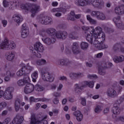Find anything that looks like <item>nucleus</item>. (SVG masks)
Listing matches in <instances>:
<instances>
[{
    "instance_id": "1",
    "label": "nucleus",
    "mask_w": 124,
    "mask_h": 124,
    "mask_svg": "<svg viewBox=\"0 0 124 124\" xmlns=\"http://www.w3.org/2000/svg\"><path fill=\"white\" fill-rule=\"evenodd\" d=\"M82 30L86 31H91V32H92V33H94V38H96V37H99V38H100V36H101L102 38H101V40H100V39H99V42L101 41L102 40H104V34L103 33V32H102V28L97 27L95 29H94L93 26L90 27L88 26H82Z\"/></svg>"
},
{
    "instance_id": "2",
    "label": "nucleus",
    "mask_w": 124,
    "mask_h": 124,
    "mask_svg": "<svg viewBox=\"0 0 124 124\" xmlns=\"http://www.w3.org/2000/svg\"><path fill=\"white\" fill-rule=\"evenodd\" d=\"M18 7H20L21 9H25L26 10H31V17H34L35 15H36V13H38L39 11H40V6L39 5L35 4H24L21 1V3Z\"/></svg>"
},
{
    "instance_id": "3",
    "label": "nucleus",
    "mask_w": 124,
    "mask_h": 124,
    "mask_svg": "<svg viewBox=\"0 0 124 124\" xmlns=\"http://www.w3.org/2000/svg\"><path fill=\"white\" fill-rule=\"evenodd\" d=\"M94 85V83L93 81H84L76 84L74 86V93L76 94H81L83 88H86L88 86L89 88L93 89Z\"/></svg>"
},
{
    "instance_id": "4",
    "label": "nucleus",
    "mask_w": 124,
    "mask_h": 124,
    "mask_svg": "<svg viewBox=\"0 0 124 124\" xmlns=\"http://www.w3.org/2000/svg\"><path fill=\"white\" fill-rule=\"evenodd\" d=\"M19 66L21 67L16 73L17 76L21 77L23 75H27V74H30L31 71L33 70V68L32 66L30 65V63H28L26 66L25 63H22L19 65Z\"/></svg>"
},
{
    "instance_id": "5",
    "label": "nucleus",
    "mask_w": 124,
    "mask_h": 124,
    "mask_svg": "<svg viewBox=\"0 0 124 124\" xmlns=\"http://www.w3.org/2000/svg\"><path fill=\"white\" fill-rule=\"evenodd\" d=\"M104 33V39L99 41V39L101 40V38H102V37L100 36V38L97 37L96 38H94V41L93 42V45L95 47H96L99 49V50H102V49H107L108 48V46L104 43V40H105V33Z\"/></svg>"
},
{
    "instance_id": "6",
    "label": "nucleus",
    "mask_w": 124,
    "mask_h": 124,
    "mask_svg": "<svg viewBox=\"0 0 124 124\" xmlns=\"http://www.w3.org/2000/svg\"><path fill=\"white\" fill-rule=\"evenodd\" d=\"M34 49L32 51V54L37 57V58H41V54L40 53H43L44 51V47L43 45L39 42H37L34 45Z\"/></svg>"
},
{
    "instance_id": "7",
    "label": "nucleus",
    "mask_w": 124,
    "mask_h": 124,
    "mask_svg": "<svg viewBox=\"0 0 124 124\" xmlns=\"http://www.w3.org/2000/svg\"><path fill=\"white\" fill-rule=\"evenodd\" d=\"M122 89L123 87L122 86H117L113 87L112 89H109L107 91V95L109 97H111L112 98L115 97V96H117L122 92Z\"/></svg>"
},
{
    "instance_id": "8",
    "label": "nucleus",
    "mask_w": 124,
    "mask_h": 124,
    "mask_svg": "<svg viewBox=\"0 0 124 124\" xmlns=\"http://www.w3.org/2000/svg\"><path fill=\"white\" fill-rule=\"evenodd\" d=\"M16 47V45L13 41H8L5 39L0 45V49L3 50H10V49H15Z\"/></svg>"
},
{
    "instance_id": "9",
    "label": "nucleus",
    "mask_w": 124,
    "mask_h": 124,
    "mask_svg": "<svg viewBox=\"0 0 124 124\" xmlns=\"http://www.w3.org/2000/svg\"><path fill=\"white\" fill-rule=\"evenodd\" d=\"M13 93H14V88L12 87L6 88L3 92V98L6 100H11L13 98Z\"/></svg>"
},
{
    "instance_id": "10",
    "label": "nucleus",
    "mask_w": 124,
    "mask_h": 124,
    "mask_svg": "<svg viewBox=\"0 0 124 124\" xmlns=\"http://www.w3.org/2000/svg\"><path fill=\"white\" fill-rule=\"evenodd\" d=\"M42 78L44 81H47L48 82H54V76L51 73L42 72Z\"/></svg>"
},
{
    "instance_id": "11",
    "label": "nucleus",
    "mask_w": 124,
    "mask_h": 124,
    "mask_svg": "<svg viewBox=\"0 0 124 124\" xmlns=\"http://www.w3.org/2000/svg\"><path fill=\"white\" fill-rule=\"evenodd\" d=\"M70 8V7L68 6L66 3H64L62 4V6L59 8H54L50 10V12L55 14L56 12H65L66 9Z\"/></svg>"
},
{
    "instance_id": "12",
    "label": "nucleus",
    "mask_w": 124,
    "mask_h": 124,
    "mask_svg": "<svg viewBox=\"0 0 124 124\" xmlns=\"http://www.w3.org/2000/svg\"><path fill=\"white\" fill-rule=\"evenodd\" d=\"M91 3L95 8H103L104 7L103 0H91Z\"/></svg>"
},
{
    "instance_id": "13",
    "label": "nucleus",
    "mask_w": 124,
    "mask_h": 124,
    "mask_svg": "<svg viewBox=\"0 0 124 124\" xmlns=\"http://www.w3.org/2000/svg\"><path fill=\"white\" fill-rule=\"evenodd\" d=\"M30 124H48V122L43 119L42 120H37L34 114L31 115Z\"/></svg>"
},
{
    "instance_id": "14",
    "label": "nucleus",
    "mask_w": 124,
    "mask_h": 124,
    "mask_svg": "<svg viewBox=\"0 0 124 124\" xmlns=\"http://www.w3.org/2000/svg\"><path fill=\"white\" fill-rule=\"evenodd\" d=\"M29 28L27 27L26 24H23L21 30V36L22 38H26L29 35Z\"/></svg>"
},
{
    "instance_id": "15",
    "label": "nucleus",
    "mask_w": 124,
    "mask_h": 124,
    "mask_svg": "<svg viewBox=\"0 0 124 124\" xmlns=\"http://www.w3.org/2000/svg\"><path fill=\"white\" fill-rule=\"evenodd\" d=\"M52 21V18L49 16H44L40 18V22L42 25H50Z\"/></svg>"
},
{
    "instance_id": "16",
    "label": "nucleus",
    "mask_w": 124,
    "mask_h": 124,
    "mask_svg": "<svg viewBox=\"0 0 124 124\" xmlns=\"http://www.w3.org/2000/svg\"><path fill=\"white\" fill-rule=\"evenodd\" d=\"M72 50L74 55H78L81 53L80 46L78 43H74L72 46Z\"/></svg>"
},
{
    "instance_id": "17",
    "label": "nucleus",
    "mask_w": 124,
    "mask_h": 124,
    "mask_svg": "<svg viewBox=\"0 0 124 124\" xmlns=\"http://www.w3.org/2000/svg\"><path fill=\"white\" fill-rule=\"evenodd\" d=\"M34 90V86L31 83H28L25 87L24 92L25 93H31Z\"/></svg>"
},
{
    "instance_id": "18",
    "label": "nucleus",
    "mask_w": 124,
    "mask_h": 124,
    "mask_svg": "<svg viewBox=\"0 0 124 124\" xmlns=\"http://www.w3.org/2000/svg\"><path fill=\"white\" fill-rule=\"evenodd\" d=\"M114 12L117 15H123L124 14V5H121L114 8Z\"/></svg>"
},
{
    "instance_id": "19",
    "label": "nucleus",
    "mask_w": 124,
    "mask_h": 124,
    "mask_svg": "<svg viewBox=\"0 0 124 124\" xmlns=\"http://www.w3.org/2000/svg\"><path fill=\"white\" fill-rule=\"evenodd\" d=\"M24 121V116H16L10 124H22Z\"/></svg>"
},
{
    "instance_id": "20",
    "label": "nucleus",
    "mask_w": 124,
    "mask_h": 124,
    "mask_svg": "<svg viewBox=\"0 0 124 124\" xmlns=\"http://www.w3.org/2000/svg\"><path fill=\"white\" fill-rule=\"evenodd\" d=\"M6 77L4 80L5 82H9L10 81V77H14L15 76V72L13 71H7L6 73Z\"/></svg>"
},
{
    "instance_id": "21",
    "label": "nucleus",
    "mask_w": 124,
    "mask_h": 124,
    "mask_svg": "<svg viewBox=\"0 0 124 124\" xmlns=\"http://www.w3.org/2000/svg\"><path fill=\"white\" fill-rule=\"evenodd\" d=\"M91 1L90 0H78V2L76 3V4L78 6H86L88 4H90Z\"/></svg>"
},
{
    "instance_id": "22",
    "label": "nucleus",
    "mask_w": 124,
    "mask_h": 124,
    "mask_svg": "<svg viewBox=\"0 0 124 124\" xmlns=\"http://www.w3.org/2000/svg\"><path fill=\"white\" fill-rule=\"evenodd\" d=\"M10 8L11 9H14V8L19 7L20 4H21V1L15 0L13 1L10 2Z\"/></svg>"
},
{
    "instance_id": "23",
    "label": "nucleus",
    "mask_w": 124,
    "mask_h": 124,
    "mask_svg": "<svg viewBox=\"0 0 124 124\" xmlns=\"http://www.w3.org/2000/svg\"><path fill=\"white\" fill-rule=\"evenodd\" d=\"M74 116L76 117L78 122H81L83 120V114L80 111L77 110L73 113Z\"/></svg>"
},
{
    "instance_id": "24",
    "label": "nucleus",
    "mask_w": 124,
    "mask_h": 124,
    "mask_svg": "<svg viewBox=\"0 0 124 124\" xmlns=\"http://www.w3.org/2000/svg\"><path fill=\"white\" fill-rule=\"evenodd\" d=\"M42 40L46 45L53 44V43H55V41H56V40L52 37L46 38L45 39H43Z\"/></svg>"
},
{
    "instance_id": "25",
    "label": "nucleus",
    "mask_w": 124,
    "mask_h": 124,
    "mask_svg": "<svg viewBox=\"0 0 124 124\" xmlns=\"http://www.w3.org/2000/svg\"><path fill=\"white\" fill-rule=\"evenodd\" d=\"M112 112L113 113V116L114 117V115H118L120 114V112H121V109L119 108V105L117 104H114L113 105V107L112 108Z\"/></svg>"
},
{
    "instance_id": "26",
    "label": "nucleus",
    "mask_w": 124,
    "mask_h": 124,
    "mask_svg": "<svg viewBox=\"0 0 124 124\" xmlns=\"http://www.w3.org/2000/svg\"><path fill=\"white\" fill-rule=\"evenodd\" d=\"M102 110H103V104L99 103L95 107L94 111L95 113L98 114L100 113Z\"/></svg>"
},
{
    "instance_id": "27",
    "label": "nucleus",
    "mask_w": 124,
    "mask_h": 124,
    "mask_svg": "<svg viewBox=\"0 0 124 124\" xmlns=\"http://www.w3.org/2000/svg\"><path fill=\"white\" fill-rule=\"evenodd\" d=\"M70 63V62L68 59H62L58 61V64H59V65H61V66H62L63 65L66 66V65H69Z\"/></svg>"
},
{
    "instance_id": "28",
    "label": "nucleus",
    "mask_w": 124,
    "mask_h": 124,
    "mask_svg": "<svg viewBox=\"0 0 124 124\" xmlns=\"http://www.w3.org/2000/svg\"><path fill=\"white\" fill-rule=\"evenodd\" d=\"M113 61L116 63L119 62H124V55H120L119 56H114L113 58Z\"/></svg>"
},
{
    "instance_id": "29",
    "label": "nucleus",
    "mask_w": 124,
    "mask_h": 124,
    "mask_svg": "<svg viewBox=\"0 0 124 124\" xmlns=\"http://www.w3.org/2000/svg\"><path fill=\"white\" fill-rule=\"evenodd\" d=\"M5 58L7 61H13L15 58V54L12 52H8L5 55Z\"/></svg>"
},
{
    "instance_id": "30",
    "label": "nucleus",
    "mask_w": 124,
    "mask_h": 124,
    "mask_svg": "<svg viewBox=\"0 0 124 124\" xmlns=\"http://www.w3.org/2000/svg\"><path fill=\"white\" fill-rule=\"evenodd\" d=\"M21 106V101L19 99H16L15 100L14 107L16 112H18L20 110V107Z\"/></svg>"
},
{
    "instance_id": "31",
    "label": "nucleus",
    "mask_w": 124,
    "mask_h": 124,
    "mask_svg": "<svg viewBox=\"0 0 124 124\" xmlns=\"http://www.w3.org/2000/svg\"><path fill=\"white\" fill-rule=\"evenodd\" d=\"M84 75L83 74L81 73H72L70 75V77L73 80H74L75 79H78V78H80V77H83Z\"/></svg>"
},
{
    "instance_id": "32",
    "label": "nucleus",
    "mask_w": 124,
    "mask_h": 124,
    "mask_svg": "<svg viewBox=\"0 0 124 124\" xmlns=\"http://www.w3.org/2000/svg\"><path fill=\"white\" fill-rule=\"evenodd\" d=\"M46 33H47V34H49V35H52V34H53V35H54V36H55L56 32H57V31L56 30V29H55L53 28H47L46 31Z\"/></svg>"
},
{
    "instance_id": "33",
    "label": "nucleus",
    "mask_w": 124,
    "mask_h": 124,
    "mask_svg": "<svg viewBox=\"0 0 124 124\" xmlns=\"http://www.w3.org/2000/svg\"><path fill=\"white\" fill-rule=\"evenodd\" d=\"M13 18L14 21L17 23V24H20L21 22L23 21V17L21 16L15 15Z\"/></svg>"
},
{
    "instance_id": "34",
    "label": "nucleus",
    "mask_w": 124,
    "mask_h": 124,
    "mask_svg": "<svg viewBox=\"0 0 124 124\" xmlns=\"http://www.w3.org/2000/svg\"><path fill=\"white\" fill-rule=\"evenodd\" d=\"M87 19L89 22L92 24V25H96V20L93 19V18H92V16H91L90 15H87L86 16Z\"/></svg>"
},
{
    "instance_id": "35",
    "label": "nucleus",
    "mask_w": 124,
    "mask_h": 124,
    "mask_svg": "<svg viewBox=\"0 0 124 124\" xmlns=\"http://www.w3.org/2000/svg\"><path fill=\"white\" fill-rule=\"evenodd\" d=\"M93 32H91L90 34H88L86 36V40L91 44H93Z\"/></svg>"
},
{
    "instance_id": "36",
    "label": "nucleus",
    "mask_w": 124,
    "mask_h": 124,
    "mask_svg": "<svg viewBox=\"0 0 124 124\" xmlns=\"http://www.w3.org/2000/svg\"><path fill=\"white\" fill-rule=\"evenodd\" d=\"M69 37L71 39H77L78 38V34L76 31H73L69 34Z\"/></svg>"
},
{
    "instance_id": "37",
    "label": "nucleus",
    "mask_w": 124,
    "mask_h": 124,
    "mask_svg": "<svg viewBox=\"0 0 124 124\" xmlns=\"http://www.w3.org/2000/svg\"><path fill=\"white\" fill-rule=\"evenodd\" d=\"M100 12L98 11H92L91 12V16L94 17V18H96L97 19L98 18V16L99 15V13Z\"/></svg>"
},
{
    "instance_id": "38",
    "label": "nucleus",
    "mask_w": 124,
    "mask_h": 124,
    "mask_svg": "<svg viewBox=\"0 0 124 124\" xmlns=\"http://www.w3.org/2000/svg\"><path fill=\"white\" fill-rule=\"evenodd\" d=\"M97 20H101V21H104V20H106V16L102 12L99 13V16H98Z\"/></svg>"
},
{
    "instance_id": "39",
    "label": "nucleus",
    "mask_w": 124,
    "mask_h": 124,
    "mask_svg": "<svg viewBox=\"0 0 124 124\" xmlns=\"http://www.w3.org/2000/svg\"><path fill=\"white\" fill-rule=\"evenodd\" d=\"M31 77L32 78L33 82H36V79H37V77H38V72L35 71L31 74Z\"/></svg>"
},
{
    "instance_id": "40",
    "label": "nucleus",
    "mask_w": 124,
    "mask_h": 124,
    "mask_svg": "<svg viewBox=\"0 0 124 124\" xmlns=\"http://www.w3.org/2000/svg\"><path fill=\"white\" fill-rule=\"evenodd\" d=\"M89 47V44L86 42H82L80 44V48L82 49V50H87Z\"/></svg>"
},
{
    "instance_id": "41",
    "label": "nucleus",
    "mask_w": 124,
    "mask_h": 124,
    "mask_svg": "<svg viewBox=\"0 0 124 124\" xmlns=\"http://www.w3.org/2000/svg\"><path fill=\"white\" fill-rule=\"evenodd\" d=\"M35 90H36L37 92H42L44 91L45 89L43 88V87L41 86V85H36Z\"/></svg>"
},
{
    "instance_id": "42",
    "label": "nucleus",
    "mask_w": 124,
    "mask_h": 124,
    "mask_svg": "<svg viewBox=\"0 0 124 124\" xmlns=\"http://www.w3.org/2000/svg\"><path fill=\"white\" fill-rule=\"evenodd\" d=\"M17 85L18 87H23L26 85L23 79H19L17 81Z\"/></svg>"
},
{
    "instance_id": "43",
    "label": "nucleus",
    "mask_w": 124,
    "mask_h": 124,
    "mask_svg": "<svg viewBox=\"0 0 124 124\" xmlns=\"http://www.w3.org/2000/svg\"><path fill=\"white\" fill-rule=\"evenodd\" d=\"M22 80L24 82L25 84H28V83H30V82H31V78H30V77H29V76H25Z\"/></svg>"
},
{
    "instance_id": "44",
    "label": "nucleus",
    "mask_w": 124,
    "mask_h": 124,
    "mask_svg": "<svg viewBox=\"0 0 124 124\" xmlns=\"http://www.w3.org/2000/svg\"><path fill=\"white\" fill-rule=\"evenodd\" d=\"M36 63L38 65H42L46 63V60H39L36 61Z\"/></svg>"
},
{
    "instance_id": "45",
    "label": "nucleus",
    "mask_w": 124,
    "mask_h": 124,
    "mask_svg": "<svg viewBox=\"0 0 124 124\" xmlns=\"http://www.w3.org/2000/svg\"><path fill=\"white\" fill-rule=\"evenodd\" d=\"M113 22L115 23V25L119 23H121V17L120 16H117L115 17H114L113 19Z\"/></svg>"
},
{
    "instance_id": "46",
    "label": "nucleus",
    "mask_w": 124,
    "mask_h": 124,
    "mask_svg": "<svg viewBox=\"0 0 124 124\" xmlns=\"http://www.w3.org/2000/svg\"><path fill=\"white\" fill-rule=\"evenodd\" d=\"M62 31H59L56 32L54 36H56L58 39H62Z\"/></svg>"
},
{
    "instance_id": "47",
    "label": "nucleus",
    "mask_w": 124,
    "mask_h": 124,
    "mask_svg": "<svg viewBox=\"0 0 124 124\" xmlns=\"http://www.w3.org/2000/svg\"><path fill=\"white\" fill-rule=\"evenodd\" d=\"M3 5L4 7H9L10 8V2H8L6 0H3Z\"/></svg>"
},
{
    "instance_id": "48",
    "label": "nucleus",
    "mask_w": 124,
    "mask_h": 124,
    "mask_svg": "<svg viewBox=\"0 0 124 124\" xmlns=\"http://www.w3.org/2000/svg\"><path fill=\"white\" fill-rule=\"evenodd\" d=\"M7 105V104L5 102H2L1 103H0V112L3 109V108H5V107H6V106Z\"/></svg>"
},
{
    "instance_id": "49",
    "label": "nucleus",
    "mask_w": 124,
    "mask_h": 124,
    "mask_svg": "<svg viewBox=\"0 0 124 124\" xmlns=\"http://www.w3.org/2000/svg\"><path fill=\"white\" fill-rule=\"evenodd\" d=\"M115 25L116 27L118 28V29H124V24H123V22H122V21L120 22H119L118 23H117Z\"/></svg>"
},
{
    "instance_id": "50",
    "label": "nucleus",
    "mask_w": 124,
    "mask_h": 124,
    "mask_svg": "<svg viewBox=\"0 0 124 124\" xmlns=\"http://www.w3.org/2000/svg\"><path fill=\"white\" fill-rule=\"evenodd\" d=\"M62 39H65L67 37V32L65 31H62Z\"/></svg>"
},
{
    "instance_id": "51",
    "label": "nucleus",
    "mask_w": 124,
    "mask_h": 124,
    "mask_svg": "<svg viewBox=\"0 0 124 124\" xmlns=\"http://www.w3.org/2000/svg\"><path fill=\"white\" fill-rule=\"evenodd\" d=\"M119 47H120V44H115L112 47V50L117 51V50H119Z\"/></svg>"
},
{
    "instance_id": "52",
    "label": "nucleus",
    "mask_w": 124,
    "mask_h": 124,
    "mask_svg": "<svg viewBox=\"0 0 124 124\" xmlns=\"http://www.w3.org/2000/svg\"><path fill=\"white\" fill-rule=\"evenodd\" d=\"M87 77L89 79H93V78H94V79H96L97 78V76L96 75H88Z\"/></svg>"
},
{
    "instance_id": "53",
    "label": "nucleus",
    "mask_w": 124,
    "mask_h": 124,
    "mask_svg": "<svg viewBox=\"0 0 124 124\" xmlns=\"http://www.w3.org/2000/svg\"><path fill=\"white\" fill-rule=\"evenodd\" d=\"M11 121V118H10L9 117H7L6 119H5V120H4V123H5V124L2 123V124H9V123H10Z\"/></svg>"
},
{
    "instance_id": "54",
    "label": "nucleus",
    "mask_w": 124,
    "mask_h": 124,
    "mask_svg": "<svg viewBox=\"0 0 124 124\" xmlns=\"http://www.w3.org/2000/svg\"><path fill=\"white\" fill-rule=\"evenodd\" d=\"M40 100L42 102H49V101H50V99L43 98H40Z\"/></svg>"
},
{
    "instance_id": "55",
    "label": "nucleus",
    "mask_w": 124,
    "mask_h": 124,
    "mask_svg": "<svg viewBox=\"0 0 124 124\" xmlns=\"http://www.w3.org/2000/svg\"><path fill=\"white\" fill-rule=\"evenodd\" d=\"M53 103H54V104H59V99H58V98H55L53 100Z\"/></svg>"
},
{
    "instance_id": "56",
    "label": "nucleus",
    "mask_w": 124,
    "mask_h": 124,
    "mask_svg": "<svg viewBox=\"0 0 124 124\" xmlns=\"http://www.w3.org/2000/svg\"><path fill=\"white\" fill-rule=\"evenodd\" d=\"M50 89L51 90H56V89H57V85L55 84H52L50 85Z\"/></svg>"
},
{
    "instance_id": "57",
    "label": "nucleus",
    "mask_w": 124,
    "mask_h": 124,
    "mask_svg": "<svg viewBox=\"0 0 124 124\" xmlns=\"http://www.w3.org/2000/svg\"><path fill=\"white\" fill-rule=\"evenodd\" d=\"M107 62H104L102 63L103 68H107Z\"/></svg>"
},
{
    "instance_id": "58",
    "label": "nucleus",
    "mask_w": 124,
    "mask_h": 124,
    "mask_svg": "<svg viewBox=\"0 0 124 124\" xmlns=\"http://www.w3.org/2000/svg\"><path fill=\"white\" fill-rule=\"evenodd\" d=\"M81 104H82V105H83V106H85L86 105V99L85 98H81Z\"/></svg>"
},
{
    "instance_id": "59",
    "label": "nucleus",
    "mask_w": 124,
    "mask_h": 124,
    "mask_svg": "<svg viewBox=\"0 0 124 124\" xmlns=\"http://www.w3.org/2000/svg\"><path fill=\"white\" fill-rule=\"evenodd\" d=\"M58 4H59V3H58V2L57 1H53L51 3V5L52 6H54V7H56L57 5H58Z\"/></svg>"
},
{
    "instance_id": "60",
    "label": "nucleus",
    "mask_w": 124,
    "mask_h": 124,
    "mask_svg": "<svg viewBox=\"0 0 124 124\" xmlns=\"http://www.w3.org/2000/svg\"><path fill=\"white\" fill-rule=\"evenodd\" d=\"M7 113H8V110H4L2 112L1 116H6V115H7Z\"/></svg>"
},
{
    "instance_id": "61",
    "label": "nucleus",
    "mask_w": 124,
    "mask_h": 124,
    "mask_svg": "<svg viewBox=\"0 0 124 124\" xmlns=\"http://www.w3.org/2000/svg\"><path fill=\"white\" fill-rule=\"evenodd\" d=\"M99 74L100 75H105V72L104 71L101 70V69H99Z\"/></svg>"
},
{
    "instance_id": "62",
    "label": "nucleus",
    "mask_w": 124,
    "mask_h": 124,
    "mask_svg": "<svg viewBox=\"0 0 124 124\" xmlns=\"http://www.w3.org/2000/svg\"><path fill=\"white\" fill-rule=\"evenodd\" d=\"M103 113H104V114H108V113H109L108 108H105L103 110Z\"/></svg>"
},
{
    "instance_id": "63",
    "label": "nucleus",
    "mask_w": 124,
    "mask_h": 124,
    "mask_svg": "<svg viewBox=\"0 0 124 124\" xmlns=\"http://www.w3.org/2000/svg\"><path fill=\"white\" fill-rule=\"evenodd\" d=\"M2 24H3V27H6V25H7V20H2Z\"/></svg>"
},
{
    "instance_id": "64",
    "label": "nucleus",
    "mask_w": 124,
    "mask_h": 124,
    "mask_svg": "<svg viewBox=\"0 0 124 124\" xmlns=\"http://www.w3.org/2000/svg\"><path fill=\"white\" fill-rule=\"evenodd\" d=\"M86 64L87 67H93V63H90L89 62H87Z\"/></svg>"
}]
</instances>
